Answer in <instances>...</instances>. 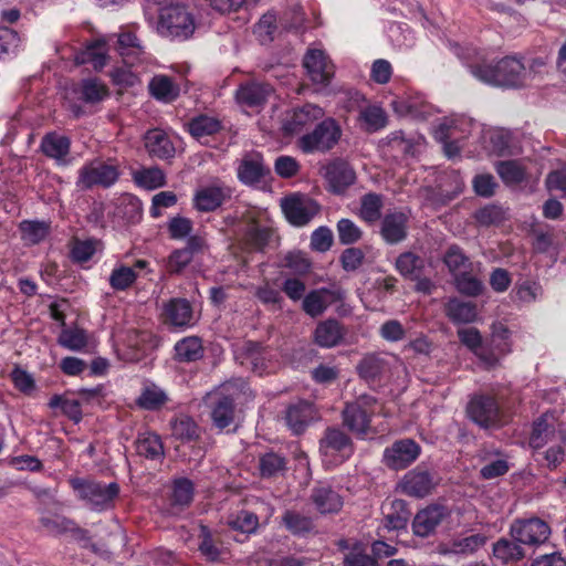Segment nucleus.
<instances>
[{
  "label": "nucleus",
  "mask_w": 566,
  "mask_h": 566,
  "mask_svg": "<svg viewBox=\"0 0 566 566\" xmlns=\"http://www.w3.org/2000/svg\"><path fill=\"white\" fill-rule=\"evenodd\" d=\"M386 360L378 355H366L357 365V371L361 379L371 384L380 379L386 369Z\"/></svg>",
  "instance_id": "c03bdc74"
},
{
  "label": "nucleus",
  "mask_w": 566,
  "mask_h": 566,
  "mask_svg": "<svg viewBox=\"0 0 566 566\" xmlns=\"http://www.w3.org/2000/svg\"><path fill=\"white\" fill-rule=\"evenodd\" d=\"M493 555L503 565H513L525 558L526 553L517 541L502 537L493 544Z\"/></svg>",
  "instance_id": "c756f323"
},
{
  "label": "nucleus",
  "mask_w": 566,
  "mask_h": 566,
  "mask_svg": "<svg viewBox=\"0 0 566 566\" xmlns=\"http://www.w3.org/2000/svg\"><path fill=\"white\" fill-rule=\"evenodd\" d=\"M411 512L405 500L396 499L390 503L387 513L384 514V526L389 531H400L407 527Z\"/></svg>",
  "instance_id": "f704fd0d"
},
{
  "label": "nucleus",
  "mask_w": 566,
  "mask_h": 566,
  "mask_svg": "<svg viewBox=\"0 0 566 566\" xmlns=\"http://www.w3.org/2000/svg\"><path fill=\"white\" fill-rule=\"evenodd\" d=\"M258 469L262 479L283 476L287 471V459L281 453L268 451L259 455Z\"/></svg>",
  "instance_id": "7c9ffc66"
},
{
  "label": "nucleus",
  "mask_w": 566,
  "mask_h": 566,
  "mask_svg": "<svg viewBox=\"0 0 566 566\" xmlns=\"http://www.w3.org/2000/svg\"><path fill=\"white\" fill-rule=\"evenodd\" d=\"M479 227H497L509 219L507 209L499 203H488L473 213Z\"/></svg>",
  "instance_id": "58836bf2"
},
{
  "label": "nucleus",
  "mask_w": 566,
  "mask_h": 566,
  "mask_svg": "<svg viewBox=\"0 0 566 566\" xmlns=\"http://www.w3.org/2000/svg\"><path fill=\"white\" fill-rule=\"evenodd\" d=\"M164 313L166 322L179 327L189 326L193 317L191 304L185 298L170 300Z\"/></svg>",
  "instance_id": "2f4dec72"
},
{
  "label": "nucleus",
  "mask_w": 566,
  "mask_h": 566,
  "mask_svg": "<svg viewBox=\"0 0 566 566\" xmlns=\"http://www.w3.org/2000/svg\"><path fill=\"white\" fill-rule=\"evenodd\" d=\"M340 295L326 287L312 290L302 302V310L311 317L321 316L329 306L332 301L339 300Z\"/></svg>",
  "instance_id": "393cba45"
},
{
  "label": "nucleus",
  "mask_w": 566,
  "mask_h": 566,
  "mask_svg": "<svg viewBox=\"0 0 566 566\" xmlns=\"http://www.w3.org/2000/svg\"><path fill=\"white\" fill-rule=\"evenodd\" d=\"M59 344L71 350H81L87 344L83 329H63L59 336Z\"/></svg>",
  "instance_id": "69168bd1"
},
{
  "label": "nucleus",
  "mask_w": 566,
  "mask_h": 566,
  "mask_svg": "<svg viewBox=\"0 0 566 566\" xmlns=\"http://www.w3.org/2000/svg\"><path fill=\"white\" fill-rule=\"evenodd\" d=\"M495 170L506 186H516L526 179L525 167L514 159L496 163Z\"/></svg>",
  "instance_id": "a18cd8bd"
},
{
  "label": "nucleus",
  "mask_w": 566,
  "mask_h": 566,
  "mask_svg": "<svg viewBox=\"0 0 566 566\" xmlns=\"http://www.w3.org/2000/svg\"><path fill=\"white\" fill-rule=\"evenodd\" d=\"M472 270L461 272L453 276L454 286L460 294L476 297L483 292V283L471 273Z\"/></svg>",
  "instance_id": "8fccbe9b"
},
{
  "label": "nucleus",
  "mask_w": 566,
  "mask_h": 566,
  "mask_svg": "<svg viewBox=\"0 0 566 566\" xmlns=\"http://www.w3.org/2000/svg\"><path fill=\"white\" fill-rule=\"evenodd\" d=\"M272 235L270 228L251 224L245 231L247 242L255 250L263 251Z\"/></svg>",
  "instance_id": "680f3d73"
},
{
  "label": "nucleus",
  "mask_w": 566,
  "mask_h": 566,
  "mask_svg": "<svg viewBox=\"0 0 566 566\" xmlns=\"http://www.w3.org/2000/svg\"><path fill=\"white\" fill-rule=\"evenodd\" d=\"M158 31L168 38H189L195 31L190 12L181 4H169L160 9Z\"/></svg>",
  "instance_id": "39448f33"
},
{
  "label": "nucleus",
  "mask_w": 566,
  "mask_h": 566,
  "mask_svg": "<svg viewBox=\"0 0 566 566\" xmlns=\"http://www.w3.org/2000/svg\"><path fill=\"white\" fill-rule=\"evenodd\" d=\"M322 170L328 186L327 190L334 195H343L356 181L354 168L342 158L331 160Z\"/></svg>",
  "instance_id": "f8f14e48"
},
{
  "label": "nucleus",
  "mask_w": 566,
  "mask_h": 566,
  "mask_svg": "<svg viewBox=\"0 0 566 566\" xmlns=\"http://www.w3.org/2000/svg\"><path fill=\"white\" fill-rule=\"evenodd\" d=\"M345 334V327L337 319L328 318L317 324L314 337L318 346L332 348L342 343Z\"/></svg>",
  "instance_id": "bb28decb"
},
{
  "label": "nucleus",
  "mask_w": 566,
  "mask_h": 566,
  "mask_svg": "<svg viewBox=\"0 0 566 566\" xmlns=\"http://www.w3.org/2000/svg\"><path fill=\"white\" fill-rule=\"evenodd\" d=\"M172 436L181 441H193L200 437V428L190 417H181L172 423Z\"/></svg>",
  "instance_id": "603ef678"
},
{
  "label": "nucleus",
  "mask_w": 566,
  "mask_h": 566,
  "mask_svg": "<svg viewBox=\"0 0 566 566\" xmlns=\"http://www.w3.org/2000/svg\"><path fill=\"white\" fill-rule=\"evenodd\" d=\"M168 400L167 395L160 388L153 386L143 390L137 399V405L145 410H158Z\"/></svg>",
  "instance_id": "864d4df0"
},
{
  "label": "nucleus",
  "mask_w": 566,
  "mask_h": 566,
  "mask_svg": "<svg viewBox=\"0 0 566 566\" xmlns=\"http://www.w3.org/2000/svg\"><path fill=\"white\" fill-rule=\"evenodd\" d=\"M354 450L352 438L338 426L327 427L318 440V451L324 458L344 462L353 455Z\"/></svg>",
  "instance_id": "1a4fd4ad"
},
{
  "label": "nucleus",
  "mask_w": 566,
  "mask_h": 566,
  "mask_svg": "<svg viewBox=\"0 0 566 566\" xmlns=\"http://www.w3.org/2000/svg\"><path fill=\"white\" fill-rule=\"evenodd\" d=\"M282 523L290 533L296 536H305L315 527L312 517L292 510L284 512L282 515Z\"/></svg>",
  "instance_id": "49530a36"
},
{
  "label": "nucleus",
  "mask_w": 566,
  "mask_h": 566,
  "mask_svg": "<svg viewBox=\"0 0 566 566\" xmlns=\"http://www.w3.org/2000/svg\"><path fill=\"white\" fill-rule=\"evenodd\" d=\"M137 274L134 269L129 266H119L113 270L109 276V284L116 291H125L134 284Z\"/></svg>",
  "instance_id": "052dcab7"
},
{
  "label": "nucleus",
  "mask_w": 566,
  "mask_h": 566,
  "mask_svg": "<svg viewBox=\"0 0 566 566\" xmlns=\"http://www.w3.org/2000/svg\"><path fill=\"white\" fill-rule=\"evenodd\" d=\"M395 268L405 279L416 280L423 274L424 260L411 251L402 252L396 259Z\"/></svg>",
  "instance_id": "4c0bfd02"
},
{
  "label": "nucleus",
  "mask_w": 566,
  "mask_h": 566,
  "mask_svg": "<svg viewBox=\"0 0 566 566\" xmlns=\"http://www.w3.org/2000/svg\"><path fill=\"white\" fill-rule=\"evenodd\" d=\"M22 239L30 244H38L49 234L50 226L45 221L24 220L19 226Z\"/></svg>",
  "instance_id": "3c124183"
},
{
  "label": "nucleus",
  "mask_w": 566,
  "mask_h": 566,
  "mask_svg": "<svg viewBox=\"0 0 566 566\" xmlns=\"http://www.w3.org/2000/svg\"><path fill=\"white\" fill-rule=\"evenodd\" d=\"M119 177L118 168L99 159L85 164L78 170L76 187L88 190L94 187L109 188Z\"/></svg>",
  "instance_id": "0eeeda50"
},
{
  "label": "nucleus",
  "mask_w": 566,
  "mask_h": 566,
  "mask_svg": "<svg viewBox=\"0 0 566 566\" xmlns=\"http://www.w3.org/2000/svg\"><path fill=\"white\" fill-rule=\"evenodd\" d=\"M281 207L289 222L297 227L307 224L319 210L313 199L297 195L284 198Z\"/></svg>",
  "instance_id": "ddd939ff"
},
{
  "label": "nucleus",
  "mask_w": 566,
  "mask_h": 566,
  "mask_svg": "<svg viewBox=\"0 0 566 566\" xmlns=\"http://www.w3.org/2000/svg\"><path fill=\"white\" fill-rule=\"evenodd\" d=\"M421 454V447L411 438L394 441L384 450L382 463L390 470L400 471L409 468Z\"/></svg>",
  "instance_id": "9b49d317"
},
{
  "label": "nucleus",
  "mask_w": 566,
  "mask_h": 566,
  "mask_svg": "<svg viewBox=\"0 0 566 566\" xmlns=\"http://www.w3.org/2000/svg\"><path fill=\"white\" fill-rule=\"evenodd\" d=\"M135 443L137 453L147 459L160 460L165 455L163 441L156 433H140Z\"/></svg>",
  "instance_id": "79ce46f5"
},
{
  "label": "nucleus",
  "mask_w": 566,
  "mask_h": 566,
  "mask_svg": "<svg viewBox=\"0 0 566 566\" xmlns=\"http://www.w3.org/2000/svg\"><path fill=\"white\" fill-rule=\"evenodd\" d=\"M77 496L86 501L95 511H104L113 506L119 494V485L116 482L105 484L88 479H72L70 481Z\"/></svg>",
  "instance_id": "7ed1b4c3"
},
{
  "label": "nucleus",
  "mask_w": 566,
  "mask_h": 566,
  "mask_svg": "<svg viewBox=\"0 0 566 566\" xmlns=\"http://www.w3.org/2000/svg\"><path fill=\"white\" fill-rule=\"evenodd\" d=\"M20 42V35L15 30L0 27V60L15 56Z\"/></svg>",
  "instance_id": "5fc2aeb1"
},
{
  "label": "nucleus",
  "mask_w": 566,
  "mask_h": 566,
  "mask_svg": "<svg viewBox=\"0 0 566 566\" xmlns=\"http://www.w3.org/2000/svg\"><path fill=\"white\" fill-rule=\"evenodd\" d=\"M239 180L247 186H255L271 174L260 153H249L241 159L237 169Z\"/></svg>",
  "instance_id": "f3484780"
},
{
  "label": "nucleus",
  "mask_w": 566,
  "mask_h": 566,
  "mask_svg": "<svg viewBox=\"0 0 566 566\" xmlns=\"http://www.w3.org/2000/svg\"><path fill=\"white\" fill-rule=\"evenodd\" d=\"M195 495V484L188 478H177L172 481L169 505L179 510L188 507Z\"/></svg>",
  "instance_id": "e433bc0d"
},
{
  "label": "nucleus",
  "mask_w": 566,
  "mask_h": 566,
  "mask_svg": "<svg viewBox=\"0 0 566 566\" xmlns=\"http://www.w3.org/2000/svg\"><path fill=\"white\" fill-rule=\"evenodd\" d=\"M106 43L104 40H95L88 43L84 49L77 51L74 55V62L77 65L91 63L94 70H102L107 60Z\"/></svg>",
  "instance_id": "c85d7f7f"
},
{
  "label": "nucleus",
  "mask_w": 566,
  "mask_h": 566,
  "mask_svg": "<svg viewBox=\"0 0 566 566\" xmlns=\"http://www.w3.org/2000/svg\"><path fill=\"white\" fill-rule=\"evenodd\" d=\"M486 536L483 534H473L462 538H453L452 547L454 555H469L475 553L486 543Z\"/></svg>",
  "instance_id": "6e6d98bb"
},
{
  "label": "nucleus",
  "mask_w": 566,
  "mask_h": 566,
  "mask_svg": "<svg viewBox=\"0 0 566 566\" xmlns=\"http://www.w3.org/2000/svg\"><path fill=\"white\" fill-rule=\"evenodd\" d=\"M438 484V474L424 464H419L402 476L398 488L408 496L422 499L431 494Z\"/></svg>",
  "instance_id": "6e6552de"
},
{
  "label": "nucleus",
  "mask_w": 566,
  "mask_h": 566,
  "mask_svg": "<svg viewBox=\"0 0 566 566\" xmlns=\"http://www.w3.org/2000/svg\"><path fill=\"white\" fill-rule=\"evenodd\" d=\"M555 438L554 418L547 413L542 415L533 423L530 436V446L533 449H541Z\"/></svg>",
  "instance_id": "72a5a7b5"
},
{
  "label": "nucleus",
  "mask_w": 566,
  "mask_h": 566,
  "mask_svg": "<svg viewBox=\"0 0 566 566\" xmlns=\"http://www.w3.org/2000/svg\"><path fill=\"white\" fill-rule=\"evenodd\" d=\"M442 261L452 277L461 272L472 270L470 258L464 253L463 249L457 244H451L447 248Z\"/></svg>",
  "instance_id": "37998d69"
},
{
  "label": "nucleus",
  "mask_w": 566,
  "mask_h": 566,
  "mask_svg": "<svg viewBox=\"0 0 566 566\" xmlns=\"http://www.w3.org/2000/svg\"><path fill=\"white\" fill-rule=\"evenodd\" d=\"M199 552L209 562H222L227 554L219 536L214 535L208 526L201 525L199 534Z\"/></svg>",
  "instance_id": "473e14b6"
},
{
  "label": "nucleus",
  "mask_w": 566,
  "mask_h": 566,
  "mask_svg": "<svg viewBox=\"0 0 566 566\" xmlns=\"http://www.w3.org/2000/svg\"><path fill=\"white\" fill-rule=\"evenodd\" d=\"M72 522L73 520L59 514L45 515L40 518V524L53 535L69 533Z\"/></svg>",
  "instance_id": "0e129e2a"
},
{
  "label": "nucleus",
  "mask_w": 566,
  "mask_h": 566,
  "mask_svg": "<svg viewBox=\"0 0 566 566\" xmlns=\"http://www.w3.org/2000/svg\"><path fill=\"white\" fill-rule=\"evenodd\" d=\"M220 129V122L213 117L209 116H198L189 123V133L196 137L201 138L205 136H210L217 133Z\"/></svg>",
  "instance_id": "4d7b16f0"
},
{
  "label": "nucleus",
  "mask_w": 566,
  "mask_h": 566,
  "mask_svg": "<svg viewBox=\"0 0 566 566\" xmlns=\"http://www.w3.org/2000/svg\"><path fill=\"white\" fill-rule=\"evenodd\" d=\"M144 140L145 147L150 157L158 159H168L174 157V144L163 129H149L145 134Z\"/></svg>",
  "instance_id": "a878e982"
},
{
  "label": "nucleus",
  "mask_w": 566,
  "mask_h": 566,
  "mask_svg": "<svg viewBox=\"0 0 566 566\" xmlns=\"http://www.w3.org/2000/svg\"><path fill=\"white\" fill-rule=\"evenodd\" d=\"M469 69L479 81L494 86L518 88L527 80L525 65L514 55H506L494 64H471Z\"/></svg>",
  "instance_id": "f257e3e1"
},
{
  "label": "nucleus",
  "mask_w": 566,
  "mask_h": 566,
  "mask_svg": "<svg viewBox=\"0 0 566 566\" xmlns=\"http://www.w3.org/2000/svg\"><path fill=\"white\" fill-rule=\"evenodd\" d=\"M234 356L240 365L260 375L266 368V352L261 343L244 342L237 348Z\"/></svg>",
  "instance_id": "aec40b11"
},
{
  "label": "nucleus",
  "mask_w": 566,
  "mask_h": 566,
  "mask_svg": "<svg viewBox=\"0 0 566 566\" xmlns=\"http://www.w3.org/2000/svg\"><path fill=\"white\" fill-rule=\"evenodd\" d=\"M340 137L339 124L332 117L322 118L311 133L298 138L297 146L305 154L327 153L338 144Z\"/></svg>",
  "instance_id": "20e7f679"
},
{
  "label": "nucleus",
  "mask_w": 566,
  "mask_h": 566,
  "mask_svg": "<svg viewBox=\"0 0 566 566\" xmlns=\"http://www.w3.org/2000/svg\"><path fill=\"white\" fill-rule=\"evenodd\" d=\"M78 94L84 103L96 104L108 95V88L97 78H84L81 81Z\"/></svg>",
  "instance_id": "de8ad7c7"
},
{
  "label": "nucleus",
  "mask_w": 566,
  "mask_h": 566,
  "mask_svg": "<svg viewBox=\"0 0 566 566\" xmlns=\"http://www.w3.org/2000/svg\"><path fill=\"white\" fill-rule=\"evenodd\" d=\"M360 120L366 124L368 132H377L387 124V116L382 108L378 106H369L364 108L359 114Z\"/></svg>",
  "instance_id": "13d9d810"
},
{
  "label": "nucleus",
  "mask_w": 566,
  "mask_h": 566,
  "mask_svg": "<svg viewBox=\"0 0 566 566\" xmlns=\"http://www.w3.org/2000/svg\"><path fill=\"white\" fill-rule=\"evenodd\" d=\"M468 418L483 430L502 427V413L497 400L491 395H474L467 405Z\"/></svg>",
  "instance_id": "423d86ee"
},
{
  "label": "nucleus",
  "mask_w": 566,
  "mask_h": 566,
  "mask_svg": "<svg viewBox=\"0 0 566 566\" xmlns=\"http://www.w3.org/2000/svg\"><path fill=\"white\" fill-rule=\"evenodd\" d=\"M377 399L364 394L354 401L346 402L342 411L343 424L358 439H365L371 432V418L375 415Z\"/></svg>",
  "instance_id": "f03ea898"
},
{
  "label": "nucleus",
  "mask_w": 566,
  "mask_h": 566,
  "mask_svg": "<svg viewBox=\"0 0 566 566\" xmlns=\"http://www.w3.org/2000/svg\"><path fill=\"white\" fill-rule=\"evenodd\" d=\"M446 314L455 324L471 323L476 317V305L453 297L446 304Z\"/></svg>",
  "instance_id": "a19ab883"
},
{
  "label": "nucleus",
  "mask_w": 566,
  "mask_h": 566,
  "mask_svg": "<svg viewBox=\"0 0 566 566\" xmlns=\"http://www.w3.org/2000/svg\"><path fill=\"white\" fill-rule=\"evenodd\" d=\"M310 501L323 515L338 513L343 507L342 496L326 484L315 485L311 490Z\"/></svg>",
  "instance_id": "412c9836"
},
{
  "label": "nucleus",
  "mask_w": 566,
  "mask_h": 566,
  "mask_svg": "<svg viewBox=\"0 0 566 566\" xmlns=\"http://www.w3.org/2000/svg\"><path fill=\"white\" fill-rule=\"evenodd\" d=\"M474 192L483 198H491L495 195L499 184L491 174L475 175L472 180Z\"/></svg>",
  "instance_id": "338daca9"
},
{
  "label": "nucleus",
  "mask_w": 566,
  "mask_h": 566,
  "mask_svg": "<svg viewBox=\"0 0 566 566\" xmlns=\"http://www.w3.org/2000/svg\"><path fill=\"white\" fill-rule=\"evenodd\" d=\"M324 109L315 104L306 103L295 107L287 114L283 123L284 135L300 134L316 120L324 118Z\"/></svg>",
  "instance_id": "2eb2a0df"
},
{
  "label": "nucleus",
  "mask_w": 566,
  "mask_h": 566,
  "mask_svg": "<svg viewBox=\"0 0 566 566\" xmlns=\"http://www.w3.org/2000/svg\"><path fill=\"white\" fill-rule=\"evenodd\" d=\"M450 515L447 506L430 504L420 510L412 520V532L418 537H428L434 534L437 527Z\"/></svg>",
  "instance_id": "4468645a"
},
{
  "label": "nucleus",
  "mask_w": 566,
  "mask_h": 566,
  "mask_svg": "<svg viewBox=\"0 0 566 566\" xmlns=\"http://www.w3.org/2000/svg\"><path fill=\"white\" fill-rule=\"evenodd\" d=\"M135 181L147 189H155L165 185V175L160 168L143 169L135 174Z\"/></svg>",
  "instance_id": "e2e57ef3"
},
{
  "label": "nucleus",
  "mask_w": 566,
  "mask_h": 566,
  "mask_svg": "<svg viewBox=\"0 0 566 566\" xmlns=\"http://www.w3.org/2000/svg\"><path fill=\"white\" fill-rule=\"evenodd\" d=\"M41 151L49 158L54 159L59 165H66L70 155L71 139L56 132L46 133L41 140Z\"/></svg>",
  "instance_id": "5701e85b"
},
{
  "label": "nucleus",
  "mask_w": 566,
  "mask_h": 566,
  "mask_svg": "<svg viewBox=\"0 0 566 566\" xmlns=\"http://www.w3.org/2000/svg\"><path fill=\"white\" fill-rule=\"evenodd\" d=\"M510 536L527 546H539L551 536L549 525L539 517L515 520L510 527Z\"/></svg>",
  "instance_id": "9d476101"
},
{
  "label": "nucleus",
  "mask_w": 566,
  "mask_h": 566,
  "mask_svg": "<svg viewBox=\"0 0 566 566\" xmlns=\"http://www.w3.org/2000/svg\"><path fill=\"white\" fill-rule=\"evenodd\" d=\"M303 66L306 69L311 81L315 84L327 85L334 75V69L321 50H308L303 59Z\"/></svg>",
  "instance_id": "6ab92c4d"
},
{
  "label": "nucleus",
  "mask_w": 566,
  "mask_h": 566,
  "mask_svg": "<svg viewBox=\"0 0 566 566\" xmlns=\"http://www.w3.org/2000/svg\"><path fill=\"white\" fill-rule=\"evenodd\" d=\"M228 524L232 530L251 534L254 533L259 526V517L253 512L242 510L235 517L231 518Z\"/></svg>",
  "instance_id": "bf43d9fd"
},
{
  "label": "nucleus",
  "mask_w": 566,
  "mask_h": 566,
  "mask_svg": "<svg viewBox=\"0 0 566 566\" xmlns=\"http://www.w3.org/2000/svg\"><path fill=\"white\" fill-rule=\"evenodd\" d=\"M149 92L156 99L170 103L178 98L180 88L171 77L156 75L149 82Z\"/></svg>",
  "instance_id": "c9c22d12"
},
{
  "label": "nucleus",
  "mask_w": 566,
  "mask_h": 566,
  "mask_svg": "<svg viewBox=\"0 0 566 566\" xmlns=\"http://www.w3.org/2000/svg\"><path fill=\"white\" fill-rule=\"evenodd\" d=\"M203 357L201 338L189 336L180 339L175 345V360L179 363L197 361Z\"/></svg>",
  "instance_id": "ea45409f"
},
{
  "label": "nucleus",
  "mask_w": 566,
  "mask_h": 566,
  "mask_svg": "<svg viewBox=\"0 0 566 566\" xmlns=\"http://www.w3.org/2000/svg\"><path fill=\"white\" fill-rule=\"evenodd\" d=\"M409 217L402 211L388 212L380 222V235L390 245L407 239Z\"/></svg>",
  "instance_id": "a211bd4d"
},
{
  "label": "nucleus",
  "mask_w": 566,
  "mask_h": 566,
  "mask_svg": "<svg viewBox=\"0 0 566 566\" xmlns=\"http://www.w3.org/2000/svg\"><path fill=\"white\" fill-rule=\"evenodd\" d=\"M319 418L318 411L313 402L298 400L291 403L285 410V423L296 436L302 434L307 427Z\"/></svg>",
  "instance_id": "dca6fc26"
},
{
  "label": "nucleus",
  "mask_w": 566,
  "mask_h": 566,
  "mask_svg": "<svg viewBox=\"0 0 566 566\" xmlns=\"http://www.w3.org/2000/svg\"><path fill=\"white\" fill-rule=\"evenodd\" d=\"M230 198L228 188L218 185H211L198 189L193 197V207L200 212H211L217 210Z\"/></svg>",
  "instance_id": "4be33fe9"
},
{
  "label": "nucleus",
  "mask_w": 566,
  "mask_h": 566,
  "mask_svg": "<svg viewBox=\"0 0 566 566\" xmlns=\"http://www.w3.org/2000/svg\"><path fill=\"white\" fill-rule=\"evenodd\" d=\"M193 223L189 218L176 216L167 223V230L170 239L181 240L191 234Z\"/></svg>",
  "instance_id": "774afa93"
},
{
  "label": "nucleus",
  "mask_w": 566,
  "mask_h": 566,
  "mask_svg": "<svg viewBox=\"0 0 566 566\" xmlns=\"http://www.w3.org/2000/svg\"><path fill=\"white\" fill-rule=\"evenodd\" d=\"M271 93L272 87L268 83L248 82L240 85L235 97L238 103L249 107H255L264 104Z\"/></svg>",
  "instance_id": "cd10ccee"
},
{
  "label": "nucleus",
  "mask_w": 566,
  "mask_h": 566,
  "mask_svg": "<svg viewBox=\"0 0 566 566\" xmlns=\"http://www.w3.org/2000/svg\"><path fill=\"white\" fill-rule=\"evenodd\" d=\"M382 197L375 192H368L360 199V218L371 224L381 218Z\"/></svg>",
  "instance_id": "09e8293b"
},
{
  "label": "nucleus",
  "mask_w": 566,
  "mask_h": 566,
  "mask_svg": "<svg viewBox=\"0 0 566 566\" xmlns=\"http://www.w3.org/2000/svg\"><path fill=\"white\" fill-rule=\"evenodd\" d=\"M210 417L212 424L219 429L224 430L229 428L235 419V403L234 399L221 392L217 396L211 405Z\"/></svg>",
  "instance_id": "b1692460"
}]
</instances>
